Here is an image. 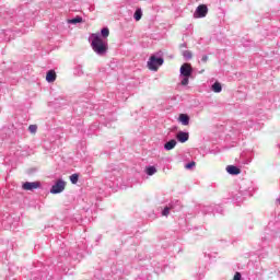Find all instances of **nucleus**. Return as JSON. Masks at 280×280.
<instances>
[{"label": "nucleus", "instance_id": "obj_1", "mask_svg": "<svg viewBox=\"0 0 280 280\" xmlns=\"http://www.w3.org/2000/svg\"><path fill=\"white\" fill-rule=\"evenodd\" d=\"M89 40L93 51H95L97 56H106V54H108V42L104 40L100 34H92Z\"/></svg>", "mask_w": 280, "mask_h": 280}, {"label": "nucleus", "instance_id": "obj_2", "mask_svg": "<svg viewBox=\"0 0 280 280\" xmlns=\"http://www.w3.org/2000/svg\"><path fill=\"white\" fill-rule=\"evenodd\" d=\"M179 73H180V84L182 86H187V84H189V78H191V73H194V69L191 68L190 63H184L180 69H179Z\"/></svg>", "mask_w": 280, "mask_h": 280}, {"label": "nucleus", "instance_id": "obj_3", "mask_svg": "<svg viewBox=\"0 0 280 280\" xmlns=\"http://www.w3.org/2000/svg\"><path fill=\"white\" fill-rule=\"evenodd\" d=\"M164 62L165 60L163 59V57H156L155 55H152L149 58L147 67L148 69H150V71H159V67H163Z\"/></svg>", "mask_w": 280, "mask_h": 280}, {"label": "nucleus", "instance_id": "obj_4", "mask_svg": "<svg viewBox=\"0 0 280 280\" xmlns=\"http://www.w3.org/2000/svg\"><path fill=\"white\" fill-rule=\"evenodd\" d=\"M170 211H180V201L176 200V201H172L171 203H168V206H166L163 209L162 215H164V217L170 215Z\"/></svg>", "mask_w": 280, "mask_h": 280}, {"label": "nucleus", "instance_id": "obj_5", "mask_svg": "<svg viewBox=\"0 0 280 280\" xmlns=\"http://www.w3.org/2000/svg\"><path fill=\"white\" fill-rule=\"evenodd\" d=\"M67 187V182L62 179H58L55 185L50 188V194H62L65 191V188Z\"/></svg>", "mask_w": 280, "mask_h": 280}, {"label": "nucleus", "instance_id": "obj_6", "mask_svg": "<svg viewBox=\"0 0 280 280\" xmlns=\"http://www.w3.org/2000/svg\"><path fill=\"white\" fill-rule=\"evenodd\" d=\"M208 12H209V8H207L206 4H200L196 9V11L194 13V18L195 19H205V16H207Z\"/></svg>", "mask_w": 280, "mask_h": 280}, {"label": "nucleus", "instance_id": "obj_7", "mask_svg": "<svg viewBox=\"0 0 280 280\" xmlns=\"http://www.w3.org/2000/svg\"><path fill=\"white\" fill-rule=\"evenodd\" d=\"M24 191H34V189H40V182H25L22 185Z\"/></svg>", "mask_w": 280, "mask_h": 280}, {"label": "nucleus", "instance_id": "obj_8", "mask_svg": "<svg viewBox=\"0 0 280 280\" xmlns=\"http://www.w3.org/2000/svg\"><path fill=\"white\" fill-rule=\"evenodd\" d=\"M176 139L179 143H187V141H189V132L178 131L176 133Z\"/></svg>", "mask_w": 280, "mask_h": 280}, {"label": "nucleus", "instance_id": "obj_9", "mask_svg": "<svg viewBox=\"0 0 280 280\" xmlns=\"http://www.w3.org/2000/svg\"><path fill=\"white\" fill-rule=\"evenodd\" d=\"M228 174H231V176H237L238 174H242V170L235 165H229L226 166Z\"/></svg>", "mask_w": 280, "mask_h": 280}, {"label": "nucleus", "instance_id": "obj_10", "mask_svg": "<svg viewBox=\"0 0 280 280\" xmlns=\"http://www.w3.org/2000/svg\"><path fill=\"white\" fill-rule=\"evenodd\" d=\"M178 142L176 141V139H172L164 144V150H166V152H170V150H174Z\"/></svg>", "mask_w": 280, "mask_h": 280}, {"label": "nucleus", "instance_id": "obj_11", "mask_svg": "<svg viewBox=\"0 0 280 280\" xmlns=\"http://www.w3.org/2000/svg\"><path fill=\"white\" fill-rule=\"evenodd\" d=\"M46 82H56V71L54 70H49L47 73H46Z\"/></svg>", "mask_w": 280, "mask_h": 280}, {"label": "nucleus", "instance_id": "obj_12", "mask_svg": "<svg viewBox=\"0 0 280 280\" xmlns=\"http://www.w3.org/2000/svg\"><path fill=\"white\" fill-rule=\"evenodd\" d=\"M178 119L183 126H189V115L180 114Z\"/></svg>", "mask_w": 280, "mask_h": 280}, {"label": "nucleus", "instance_id": "obj_13", "mask_svg": "<svg viewBox=\"0 0 280 280\" xmlns=\"http://www.w3.org/2000/svg\"><path fill=\"white\" fill-rule=\"evenodd\" d=\"M211 89L213 93H222V84L220 82H214Z\"/></svg>", "mask_w": 280, "mask_h": 280}, {"label": "nucleus", "instance_id": "obj_14", "mask_svg": "<svg viewBox=\"0 0 280 280\" xmlns=\"http://www.w3.org/2000/svg\"><path fill=\"white\" fill-rule=\"evenodd\" d=\"M155 173H156V168L154 166H147L145 167V174L148 176H154Z\"/></svg>", "mask_w": 280, "mask_h": 280}, {"label": "nucleus", "instance_id": "obj_15", "mask_svg": "<svg viewBox=\"0 0 280 280\" xmlns=\"http://www.w3.org/2000/svg\"><path fill=\"white\" fill-rule=\"evenodd\" d=\"M141 16H143V12L141 11V9H137L133 14L135 21H141Z\"/></svg>", "mask_w": 280, "mask_h": 280}, {"label": "nucleus", "instance_id": "obj_16", "mask_svg": "<svg viewBox=\"0 0 280 280\" xmlns=\"http://www.w3.org/2000/svg\"><path fill=\"white\" fill-rule=\"evenodd\" d=\"M71 25H78V23H82V16H75L74 19H71L68 21Z\"/></svg>", "mask_w": 280, "mask_h": 280}, {"label": "nucleus", "instance_id": "obj_17", "mask_svg": "<svg viewBox=\"0 0 280 280\" xmlns=\"http://www.w3.org/2000/svg\"><path fill=\"white\" fill-rule=\"evenodd\" d=\"M109 35H110V31L108 30V27H104L101 30V36L103 38H108Z\"/></svg>", "mask_w": 280, "mask_h": 280}, {"label": "nucleus", "instance_id": "obj_18", "mask_svg": "<svg viewBox=\"0 0 280 280\" xmlns=\"http://www.w3.org/2000/svg\"><path fill=\"white\" fill-rule=\"evenodd\" d=\"M74 75H84V70L82 69V66H77L74 68Z\"/></svg>", "mask_w": 280, "mask_h": 280}, {"label": "nucleus", "instance_id": "obj_19", "mask_svg": "<svg viewBox=\"0 0 280 280\" xmlns=\"http://www.w3.org/2000/svg\"><path fill=\"white\" fill-rule=\"evenodd\" d=\"M192 54H191V50H184L183 51V57L185 58V60H191L192 58Z\"/></svg>", "mask_w": 280, "mask_h": 280}, {"label": "nucleus", "instance_id": "obj_20", "mask_svg": "<svg viewBox=\"0 0 280 280\" xmlns=\"http://www.w3.org/2000/svg\"><path fill=\"white\" fill-rule=\"evenodd\" d=\"M79 178H80V176L78 174H72L70 176V182L72 183V185H75V184H78Z\"/></svg>", "mask_w": 280, "mask_h": 280}, {"label": "nucleus", "instance_id": "obj_21", "mask_svg": "<svg viewBox=\"0 0 280 280\" xmlns=\"http://www.w3.org/2000/svg\"><path fill=\"white\" fill-rule=\"evenodd\" d=\"M28 130H30V132H32V135H34V133H36V130H38V126L31 125V126H28Z\"/></svg>", "mask_w": 280, "mask_h": 280}, {"label": "nucleus", "instance_id": "obj_22", "mask_svg": "<svg viewBox=\"0 0 280 280\" xmlns=\"http://www.w3.org/2000/svg\"><path fill=\"white\" fill-rule=\"evenodd\" d=\"M186 170H191L192 167H196V162H189L185 165Z\"/></svg>", "mask_w": 280, "mask_h": 280}, {"label": "nucleus", "instance_id": "obj_23", "mask_svg": "<svg viewBox=\"0 0 280 280\" xmlns=\"http://www.w3.org/2000/svg\"><path fill=\"white\" fill-rule=\"evenodd\" d=\"M233 280H242V273L235 272Z\"/></svg>", "mask_w": 280, "mask_h": 280}, {"label": "nucleus", "instance_id": "obj_24", "mask_svg": "<svg viewBox=\"0 0 280 280\" xmlns=\"http://www.w3.org/2000/svg\"><path fill=\"white\" fill-rule=\"evenodd\" d=\"M209 60V56L203 55L201 58V62H207Z\"/></svg>", "mask_w": 280, "mask_h": 280}, {"label": "nucleus", "instance_id": "obj_25", "mask_svg": "<svg viewBox=\"0 0 280 280\" xmlns=\"http://www.w3.org/2000/svg\"><path fill=\"white\" fill-rule=\"evenodd\" d=\"M70 257H72L73 259H78V256L75 257V256H73V254L72 253H70Z\"/></svg>", "mask_w": 280, "mask_h": 280}, {"label": "nucleus", "instance_id": "obj_26", "mask_svg": "<svg viewBox=\"0 0 280 280\" xmlns=\"http://www.w3.org/2000/svg\"><path fill=\"white\" fill-rule=\"evenodd\" d=\"M182 47H187V45H186V44H183Z\"/></svg>", "mask_w": 280, "mask_h": 280}, {"label": "nucleus", "instance_id": "obj_27", "mask_svg": "<svg viewBox=\"0 0 280 280\" xmlns=\"http://www.w3.org/2000/svg\"><path fill=\"white\" fill-rule=\"evenodd\" d=\"M278 202H280V197L277 199Z\"/></svg>", "mask_w": 280, "mask_h": 280}]
</instances>
